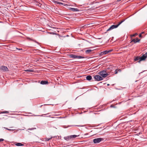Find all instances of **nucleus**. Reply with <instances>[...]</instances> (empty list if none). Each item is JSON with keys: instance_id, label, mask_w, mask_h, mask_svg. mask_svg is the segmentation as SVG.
<instances>
[{"instance_id": "obj_36", "label": "nucleus", "mask_w": 147, "mask_h": 147, "mask_svg": "<svg viewBox=\"0 0 147 147\" xmlns=\"http://www.w3.org/2000/svg\"><path fill=\"white\" fill-rule=\"evenodd\" d=\"M86 134H85V135H86Z\"/></svg>"}, {"instance_id": "obj_26", "label": "nucleus", "mask_w": 147, "mask_h": 147, "mask_svg": "<svg viewBox=\"0 0 147 147\" xmlns=\"http://www.w3.org/2000/svg\"><path fill=\"white\" fill-rule=\"evenodd\" d=\"M49 113H46V114H42V115H41L40 116H43V115H47V114H49Z\"/></svg>"}, {"instance_id": "obj_23", "label": "nucleus", "mask_w": 147, "mask_h": 147, "mask_svg": "<svg viewBox=\"0 0 147 147\" xmlns=\"http://www.w3.org/2000/svg\"><path fill=\"white\" fill-rule=\"evenodd\" d=\"M4 140L3 139H0V142L3 141Z\"/></svg>"}, {"instance_id": "obj_17", "label": "nucleus", "mask_w": 147, "mask_h": 147, "mask_svg": "<svg viewBox=\"0 0 147 147\" xmlns=\"http://www.w3.org/2000/svg\"><path fill=\"white\" fill-rule=\"evenodd\" d=\"M25 71H29L30 72H33L34 71L33 69H28L26 70H24Z\"/></svg>"}, {"instance_id": "obj_3", "label": "nucleus", "mask_w": 147, "mask_h": 147, "mask_svg": "<svg viewBox=\"0 0 147 147\" xmlns=\"http://www.w3.org/2000/svg\"><path fill=\"white\" fill-rule=\"evenodd\" d=\"M106 70H103L99 72L98 74L102 76L103 78H105L109 75L108 74L106 73Z\"/></svg>"}, {"instance_id": "obj_8", "label": "nucleus", "mask_w": 147, "mask_h": 147, "mask_svg": "<svg viewBox=\"0 0 147 147\" xmlns=\"http://www.w3.org/2000/svg\"><path fill=\"white\" fill-rule=\"evenodd\" d=\"M94 78L95 80L97 81H100L103 80L102 77H101L99 75H96L94 76Z\"/></svg>"}, {"instance_id": "obj_1", "label": "nucleus", "mask_w": 147, "mask_h": 147, "mask_svg": "<svg viewBox=\"0 0 147 147\" xmlns=\"http://www.w3.org/2000/svg\"><path fill=\"white\" fill-rule=\"evenodd\" d=\"M68 56L70 58H72L74 59H80L85 58L84 57L80 55H75L73 54H68Z\"/></svg>"}, {"instance_id": "obj_11", "label": "nucleus", "mask_w": 147, "mask_h": 147, "mask_svg": "<svg viewBox=\"0 0 147 147\" xmlns=\"http://www.w3.org/2000/svg\"><path fill=\"white\" fill-rule=\"evenodd\" d=\"M69 10L73 11H79L80 10L77 8H70Z\"/></svg>"}, {"instance_id": "obj_30", "label": "nucleus", "mask_w": 147, "mask_h": 147, "mask_svg": "<svg viewBox=\"0 0 147 147\" xmlns=\"http://www.w3.org/2000/svg\"><path fill=\"white\" fill-rule=\"evenodd\" d=\"M121 0H117V2H119L120 1H121Z\"/></svg>"}, {"instance_id": "obj_13", "label": "nucleus", "mask_w": 147, "mask_h": 147, "mask_svg": "<svg viewBox=\"0 0 147 147\" xmlns=\"http://www.w3.org/2000/svg\"><path fill=\"white\" fill-rule=\"evenodd\" d=\"M15 145L17 146H24V144H22L21 143H16L15 144Z\"/></svg>"}, {"instance_id": "obj_18", "label": "nucleus", "mask_w": 147, "mask_h": 147, "mask_svg": "<svg viewBox=\"0 0 147 147\" xmlns=\"http://www.w3.org/2000/svg\"><path fill=\"white\" fill-rule=\"evenodd\" d=\"M52 138V137H51L50 138H45L44 139V140L45 141H49Z\"/></svg>"}, {"instance_id": "obj_4", "label": "nucleus", "mask_w": 147, "mask_h": 147, "mask_svg": "<svg viewBox=\"0 0 147 147\" xmlns=\"http://www.w3.org/2000/svg\"><path fill=\"white\" fill-rule=\"evenodd\" d=\"M79 136V135L77 136L75 135L69 136H67L64 137V139L66 141H68L70 140L72 138H75L78 136Z\"/></svg>"}, {"instance_id": "obj_22", "label": "nucleus", "mask_w": 147, "mask_h": 147, "mask_svg": "<svg viewBox=\"0 0 147 147\" xmlns=\"http://www.w3.org/2000/svg\"><path fill=\"white\" fill-rule=\"evenodd\" d=\"M117 73H118L117 69H116L115 71V74H116Z\"/></svg>"}, {"instance_id": "obj_6", "label": "nucleus", "mask_w": 147, "mask_h": 147, "mask_svg": "<svg viewBox=\"0 0 147 147\" xmlns=\"http://www.w3.org/2000/svg\"><path fill=\"white\" fill-rule=\"evenodd\" d=\"M0 69L3 72H7L9 71V69L7 67L2 65L0 67Z\"/></svg>"}, {"instance_id": "obj_33", "label": "nucleus", "mask_w": 147, "mask_h": 147, "mask_svg": "<svg viewBox=\"0 0 147 147\" xmlns=\"http://www.w3.org/2000/svg\"><path fill=\"white\" fill-rule=\"evenodd\" d=\"M109 84H107V85H108V86H109Z\"/></svg>"}, {"instance_id": "obj_28", "label": "nucleus", "mask_w": 147, "mask_h": 147, "mask_svg": "<svg viewBox=\"0 0 147 147\" xmlns=\"http://www.w3.org/2000/svg\"><path fill=\"white\" fill-rule=\"evenodd\" d=\"M59 4H62V5L63 4V3H62L61 2H59Z\"/></svg>"}, {"instance_id": "obj_21", "label": "nucleus", "mask_w": 147, "mask_h": 147, "mask_svg": "<svg viewBox=\"0 0 147 147\" xmlns=\"http://www.w3.org/2000/svg\"><path fill=\"white\" fill-rule=\"evenodd\" d=\"M137 35V33H136V34H133L132 35H131V37H132L135 36H136Z\"/></svg>"}, {"instance_id": "obj_19", "label": "nucleus", "mask_w": 147, "mask_h": 147, "mask_svg": "<svg viewBox=\"0 0 147 147\" xmlns=\"http://www.w3.org/2000/svg\"><path fill=\"white\" fill-rule=\"evenodd\" d=\"M4 128L6 129L8 131H14V130H15V129H8L7 128L5 127H4Z\"/></svg>"}, {"instance_id": "obj_14", "label": "nucleus", "mask_w": 147, "mask_h": 147, "mask_svg": "<svg viewBox=\"0 0 147 147\" xmlns=\"http://www.w3.org/2000/svg\"><path fill=\"white\" fill-rule=\"evenodd\" d=\"M139 60H140V57L137 56L135 57V58L134 59V60L135 61H137Z\"/></svg>"}, {"instance_id": "obj_29", "label": "nucleus", "mask_w": 147, "mask_h": 147, "mask_svg": "<svg viewBox=\"0 0 147 147\" xmlns=\"http://www.w3.org/2000/svg\"><path fill=\"white\" fill-rule=\"evenodd\" d=\"M144 33V32H142L141 33V34H143Z\"/></svg>"}, {"instance_id": "obj_2", "label": "nucleus", "mask_w": 147, "mask_h": 147, "mask_svg": "<svg viewBox=\"0 0 147 147\" xmlns=\"http://www.w3.org/2000/svg\"><path fill=\"white\" fill-rule=\"evenodd\" d=\"M125 21V20L121 21V22L119 23L117 25H112L107 30V32H108L114 28H117L121 24Z\"/></svg>"}, {"instance_id": "obj_9", "label": "nucleus", "mask_w": 147, "mask_h": 147, "mask_svg": "<svg viewBox=\"0 0 147 147\" xmlns=\"http://www.w3.org/2000/svg\"><path fill=\"white\" fill-rule=\"evenodd\" d=\"M131 40L130 42V43H132V42H133L134 43H136L138 42H139L140 40V39H138V38H136L135 39H131Z\"/></svg>"}, {"instance_id": "obj_35", "label": "nucleus", "mask_w": 147, "mask_h": 147, "mask_svg": "<svg viewBox=\"0 0 147 147\" xmlns=\"http://www.w3.org/2000/svg\"><path fill=\"white\" fill-rule=\"evenodd\" d=\"M49 33H50V34H51V33H49Z\"/></svg>"}, {"instance_id": "obj_12", "label": "nucleus", "mask_w": 147, "mask_h": 147, "mask_svg": "<svg viewBox=\"0 0 147 147\" xmlns=\"http://www.w3.org/2000/svg\"><path fill=\"white\" fill-rule=\"evenodd\" d=\"M49 83L47 81H42L40 82V84H46Z\"/></svg>"}, {"instance_id": "obj_10", "label": "nucleus", "mask_w": 147, "mask_h": 147, "mask_svg": "<svg viewBox=\"0 0 147 147\" xmlns=\"http://www.w3.org/2000/svg\"><path fill=\"white\" fill-rule=\"evenodd\" d=\"M112 50H109V51H105L102 52H101L100 53V55H106L108 54L110 52L112 51Z\"/></svg>"}, {"instance_id": "obj_37", "label": "nucleus", "mask_w": 147, "mask_h": 147, "mask_svg": "<svg viewBox=\"0 0 147 147\" xmlns=\"http://www.w3.org/2000/svg\"><path fill=\"white\" fill-rule=\"evenodd\" d=\"M53 34H55V33H53Z\"/></svg>"}, {"instance_id": "obj_7", "label": "nucleus", "mask_w": 147, "mask_h": 147, "mask_svg": "<svg viewBox=\"0 0 147 147\" xmlns=\"http://www.w3.org/2000/svg\"><path fill=\"white\" fill-rule=\"evenodd\" d=\"M147 58V52L145 54L140 57V60L138 61V62L140 63L142 61H143L145 60Z\"/></svg>"}, {"instance_id": "obj_5", "label": "nucleus", "mask_w": 147, "mask_h": 147, "mask_svg": "<svg viewBox=\"0 0 147 147\" xmlns=\"http://www.w3.org/2000/svg\"><path fill=\"white\" fill-rule=\"evenodd\" d=\"M104 139L102 138H95L93 140V142L94 143L96 144L100 142L101 141H103Z\"/></svg>"}, {"instance_id": "obj_31", "label": "nucleus", "mask_w": 147, "mask_h": 147, "mask_svg": "<svg viewBox=\"0 0 147 147\" xmlns=\"http://www.w3.org/2000/svg\"><path fill=\"white\" fill-rule=\"evenodd\" d=\"M48 117H51V115H49V116H48ZM51 117L53 118H54V117Z\"/></svg>"}, {"instance_id": "obj_34", "label": "nucleus", "mask_w": 147, "mask_h": 147, "mask_svg": "<svg viewBox=\"0 0 147 147\" xmlns=\"http://www.w3.org/2000/svg\"><path fill=\"white\" fill-rule=\"evenodd\" d=\"M42 106V105H41V106H40V107H41Z\"/></svg>"}, {"instance_id": "obj_20", "label": "nucleus", "mask_w": 147, "mask_h": 147, "mask_svg": "<svg viewBox=\"0 0 147 147\" xmlns=\"http://www.w3.org/2000/svg\"><path fill=\"white\" fill-rule=\"evenodd\" d=\"M28 38V39H29V40H32V41H34V42H36L37 43H38V42L36 41L35 40H32V39H31L30 38Z\"/></svg>"}, {"instance_id": "obj_32", "label": "nucleus", "mask_w": 147, "mask_h": 147, "mask_svg": "<svg viewBox=\"0 0 147 147\" xmlns=\"http://www.w3.org/2000/svg\"><path fill=\"white\" fill-rule=\"evenodd\" d=\"M76 126H80L79 125H76Z\"/></svg>"}, {"instance_id": "obj_27", "label": "nucleus", "mask_w": 147, "mask_h": 147, "mask_svg": "<svg viewBox=\"0 0 147 147\" xmlns=\"http://www.w3.org/2000/svg\"><path fill=\"white\" fill-rule=\"evenodd\" d=\"M121 71V69H117V71L120 72Z\"/></svg>"}, {"instance_id": "obj_24", "label": "nucleus", "mask_w": 147, "mask_h": 147, "mask_svg": "<svg viewBox=\"0 0 147 147\" xmlns=\"http://www.w3.org/2000/svg\"><path fill=\"white\" fill-rule=\"evenodd\" d=\"M8 113V111H5L4 112H3V113Z\"/></svg>"}, {"instance_id": "obj_16", "label": "nucleus", "mask_w": 147, "mask_h": 147, "mask_svg": "<svg viewBox=\"0 0 147 147\" xmlns=\"http://www.w3.org/2000/svg\"><path fill=\"white\" fill-rule=\"evenodd\" d=\"M92 51V50L90 49L87 50L85 51V53L86 54H88L90 53Z\"/></svg>"}, {"instance_id": "obj_25", "label": "nucleus", "mask_w": 147, "mask_h": 147, "mask_svg": "<svg viewBox=\"0 0 147 147\" xmlns=\"http://www.w3.org/2000/svg\"><path fill=\"white\" fill-rule=\"evenodd\" d=\"M142 34L140 33V34L139 35V37L142 38Z\"/></svg>"}, {"instance_id": "obj_15", "label": "nucleus", "mask_w": 147, "mask_h": 147, "mask_svg": "<svg viewBox=\"0 0 147 147\" xmlns=\"http://www.w3.org/2000/svg\"><path fill=\"white\" fill-rule=\"evenodd\" d=\"M92 76H88L86 77V79L87 80H90L92 79Z\"/></svg>"}]
</instances>
